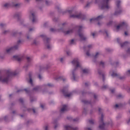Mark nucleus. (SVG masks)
I'll list each match as a JSON object with an SVG mask.
<instances>
[{
    "label": "nucleus",
    "mask_w": 130,
    "mask_h": 130,
    "mask_svg": "<svg viewBox=\"0 0 130 130\" xmlns=\"http://www.w3.org/2000/svg\"><path fill=\"white\" fill-rule=\"evenodd\" d=\"M92 4V2L88 3L85 6V8H89L90 7V5Z\"/></svg>",
    "instance_id": "nucleus-26"
},
{
    "label": "nucleus",
    "mask_w": 130,
    "mask_h": 130,
    "mask_svg": "<svg viewBox=\"0 0 130 130\" xmlns=\"http://www.w3.org/2000/svg\"><path fill=\"white\" fill-rule=\"evenodd\" d=\"M99 75H102L103 77V81H104V74H103L102 72H101L100 71H99Z\"/></svg>",
    "instance_id": "nucleus-24"
},
{
    "label": "nucleus",
    "mask_w": 130,
    "mask_h": 130,
    "mask_svg": "<svg viewBox=\"0 0 130 130\" xmlns=\"http://www.w3.org/2000/svg\"><path fill=\"white\" fill-rule=\"evenodd\" d=\"M21 4H15V3H13L12 5L9 4V3H6L4 5V8H10V7H15V8H18V7H20Z\"/></svg>",
    "instance_id": "nucleus-8"
},
{
    "label": "nucleus",
    "mask_w": 130,
    "mask_h": 130,
    "mask_svg": "<svg viewBox=\"0 0 130 130\" xmlns=\"http://www.w3.org/2000/svg\"><path fill=\"white\" fill-rule=\"evenodd\" d=\"M100 64L101 66H102V67H104V62L101 61Z\"/></svg>",
    "instance_id": "nucleus-32"
},
{
    "label": "nucleus",
    "mask_w": 130,
    "mask_h": 130,
    "mask_svg": "<svg viewBox=\"0 0 130 130\" xmlns=\"http://www.w3.org/2000/svg\"><path fill=\"white\" fill-rule=\"evenodd\" d=\"M24 91L26 92V93H28V89L26 88L24 89Z\"/></svg>",
    "instance_id": "nucleus-50"
},
{
    "label": "nucleus",
    "mask_w": 130,
    "mask_h": 130,
    "mask_svg": "<svg viewBox=\"0 0 130 130\" xmlns=\"http://www.w3.org/2000/svg\"><path fill=\"white\" fill-rule=\"evenodd\" d=\"M40 89V87L39 86H37L34 88V91H38V90H39Z\"/></svg>",
    "instance_id": "nucleus-25"
},
{
    "label": "nucleus",
    "mask_w": 130,
    "mask_h": 130,
    "mask_svg": "<svg viewBox=\"0 0 130 130\" xmlns=\"http://www.w3.org/2000/svg\"><path fill=\"white\" fill-rule=\"evenodd\" d=\"M26 59H27V62L28 63H30L31 61H32V59H31V58H30L29 57H27Z\"/></svg>",
    "instance_id": "nucleus-22"
},
{
    "label": "nucleus",
    "mask_w": 130,
    "mask_h": 130,
    "mask_svg": "<svg viewBox=\"0 0 130 130\" xmlns=\"http://www.w3.org/2000/svg\"><path fill=\"white\" fill-rule=\"evenodd\" d=\"M47 47L48 49H50V45H47Z\"/></svg>",
    "instance_id": "nucleus-48"
},
{
    "label": "nucleus",
    "mask_w": 130,
    "mask_h": 130,
    "mask_svg": "<svg viewBox=\"0 0 130 130\" xmlns=\"http://www.w3.org/2000/svg\"><path fill=\"white\" fill-rule=\"evenodd\" d=\"M45 130H48V126H46L45 127Z\"/></svg>",
    "instance_id": "nucleus-51"
},
{
    "label": "nucleus",
    "mask_w": 130,
    "mask_h": 130,
    "mask_svg": "<svg viewBox=\"0 0 130 130\" xmlns=\"http://www.w3.org/2000/svg\"><path fill=\"white\" fill-rule=\"evenodd\" d=\"M62 92L64 94L65 97H71L72 96V93H68V91L64 89L62 90Z\"/></svg>",
    "instance_id": "nucleus-13"
},
{
    "label": "nucleus",
    "mask_w": 130,
    "mask_h": 130,
    "mask_svg": "<svg viewBox=\"0 0 130 130\" xmlns=\"http://www.w3.org/2000/svg\"><path fill=\"white\" fill-rule=\"evenodd\" d=\"M121 47H124L125 46H127L128 45V42H125L123 44H120Z\"/></svg>",
    "instance_id": "nucleus-19"
},
{
    "label": "nucleus",
    "mask_w": 130,
    "mask_h": 130,
    "mask_svg": "<svg viewBox=\"0 0 130 130\" xmlns=\"http://www.w3.org/2000/svg\"><path fill=\"white\" fill-rule=\"evenodd\" d=\"M115 108H118V107H119V105L116 104L115 106H114Z\"/></svg>",
    "instance_id": "nucleus-44"
},
{
    "label": "nucleus",
    "mask_w": 130,
    "mask_h": 130,
    "mask_svg": "<svg viewBox=\"0 0 130 130\" xmlns=\"http://www.w3.org/2000/svg\"><path fill=\"white\" fill-rule=\"evenodd\" d=\"M112 77H118V74L113 72V73L111 74Z\"/></svg>",
    "instance_id": "nucleus-23"
},
{
    "label": "nucleus",
    "mask_w": 130,
    "mask_h": 130,
    "mask_svg": "<svg viewBox=\"0 0 130 130\" xmlns=\"http://www.w3.org/2000/svg\"><path fill=\"white\" fill-rule=\"evenodd\" d=\"M98 55H99V53L97 52L94 56V58H97Z\"/></svg>",
    "instance_id": "nucleus-29"
},
{
    "label": "nucleus",
    "mask_w": 130,
    "mask_h": 130,
    "mask_svg": "<svg viewBox=\"0 0 130 130\" xmlns=\"http://www.w3.org/2000/svg\"><path fill=\"white\" fill-rule=\"evenodd\" d=\"M87 48L88 49H90V48H92V45H89L87 47Z\"/></svg>",
    "instance_id": "nucleus-34"
},
{
    "label": "nucleus",
    "mask_w": 130,
    "mask_h": 130,
    "mask_svg": "<svg viewBox=\"0 0 130 130\" xmlns=\"http://www.w3.org/2000/svg\"><path fill=\"white\" fill-rule=\"evenodd\" d=\"M19 102H20V103H23V99H20Z\"/></svg>",
    "instance_id": "nucleus-42"
},
{
    "label": "nucleus",
    "mask_w": 130,
    "mask_h": 130,
    "mask_svg": "<svg viewBox=\"0 0 130 130\" xmlns=\"http://www.w3.org/2000/svg\"><path fill=\"white\" fill-rule=\"evenodd\" d=\"M64 128L65 130H78L79 128L77 127H72L71 126L66 125L64 126Z\"/></svg>",
    "instance_id": "nucleus-12"
},
{
    "label": "nucleus",
    "mask_w": 130,
    "mask_h": 130,
    "mask_svg": "<svg viewBox=\"0 0 130 130\" xmlns=\"http://www.w3.org/2000/svg\"><path fill=\"white\" fill-rule=\"evenodd\" d=\"M17 48H19V46L16 45L14 47L10 48L9 49L6 50V52L7 53H10V52H12V51H14V50H17Z\"/></svg>",
    "instance_id": "nucleus-10"
},
{
    "label": "nucleus",
    "mask_w": 130,
    "mask_h": 130,
    "mask_svg": "<svg viewBox=\"0 0 130 130\" xmlns=\"http://www.w3.org/2000/svg\"><path fill=\"white\" fill-rule=\"evenodd\" d=\"M101 110H102L101 108H99V112H101Z\"/></svg>",
    "instance_id": "nucleus-58"
},
{
    "label": "nucleus",
    "mask_w": 130,
    "mask_h": 130,
    "mask_svg": "<svg viewBox=\"0 0 130 130\" xmlns=\"http://www.w3.org/2000/svg\"><path fill=\"white\" fill-rule=\"evenodd\" d=\"M82 72H83V74H88V73H89V69H83L82 70Z\"/></svg>",
    "instance_id": "nucleus-21"
},
{
    "label": "nucleus",
    "mask_w": 130,
    "mask_h": 130,
    "mask_svg": "<svg viewBox=\"0 0 130 130\" xmlns=\"http://www.w3.org/2000/svg\"><path fill=\"white\" fill-rule=\"evenodd\" d=\"M32 111H33L34 113H35V110L34 109H32Z\"/></svg>",
    "instance_id": "nucleus-63"
},
{
    "label": "nucleus",
    "mask_w": 130,
    "mask_h": 130,
    "mask_svg": "<svg viewBox=\"0 0 130 130\" xmlns=\"http://www.w3.org/2000/svg\"><path fill=\"white\" fill-rule=\"evenodd\" d=\"M58 79H60L61 80H62L63 82L66 81V79L63 78V77H59Z\"/></svg>",
    "instance_id": "nucleus-36"
},
{
    "label": "nucleus",
    "mask_w": 130,
    "mask_h": 130,
    "mask_svg": "<svg viewBox=\"0 0 130 130\" xmlns=\"http://www.w3.org/2000/svg\"><path fill=\"white\" fill-rule=\"evenodd\" d=\"M109 2H110V0H103L102 5L100 6L101 10H108L110 8Z\"/></svg>",
    "instance_id": "nucleus-3"
},
{
    "label": "nucleus",
    "mask_w": 130,
    "mask_h": 130,
    "mask_svg": "<svg viewBox=\"0 0 130 130\" xmlns=\"http://www.w3.org/2000/svg\"><path fill=\"white\" fill-rule=\"evenodd\" d=\"M110 25H112V21H110V22L107 24V26H110Z\"/></svg>",
    "instance_id": "nucleus-33"
},
{
    "label": "nucleus",
    "mask_w": 130,
    "mask_h": 130,
    "mask_svg": "<svg viewBox=\"0 0 130 130\" xmlns=\"http://www.w3.org/2000/svg\"><path fill=\"white\" fill-rule=\"evenodd\" d=\"M71 18H74V19H82V20L85 19V15H82L81 13H75V14L71 15Z\"/></svg>",
    "instance_id": "nucleus-5"
},
{
    "label": "nucleus",
    "mask_w": 130,
    "mask_h": 130,
    "mask_svg": "<svg viewBox=\"0 0 130 130\" xmlns=\"http://www.w3.org/2000/svg\"><path fill=\"white\" fill-rule=\"evenodd\" d=\"M17 74V73L16 71L13 72L11 70H7V75L8 77L4 78L3 77H0V82H2V83H7L9 81V77L16 76Z\"/></svg>",
    "instance_id": "nucleus-1"
},
{
    "label": "nucleus",
    "mask_w": 130,
    "mask_h": 130,
    "mask_svg": "<svg viewBox=\"0 0 130 130\" xmlns=\"http://www.w3.org/2000/svg\"><path fill=\"white\" fill-rule=\"evenodd\" d=\"M47 86H48V87H52L53 85L50 84V83H48Z\"/></svg>",
    "instance_id": "nucleus-38"
},
{
    "label": "nucleus",
    "mask_w": 130,
    "mask_h": 130,
    "mask_svg": "<svg viewBox=\"0 0 130 130\" xmlns=\"http://www.w3.org/2000/svg\"><path fill=\"white\" fill-rule=\"evenodd\" d=\"M105 34L106 35V36H107V37H108V33L107 32V31H105Z\"/></svg>",
    "instance_id": "nucleus-54"
},
{
    "label": "nucleus",
    "mask_w": 130,
    "mask_h": 130,
    "mask_svg": "<svg viewBox=\"0 0 130 130\" xmlns=\"http://www.w3.org/2000/svg\"><path fill=\"white\" fill-rule=\"evenodd\" d=\"M114 91H115L114 89H112V90H111V93H114Z\"/></svg>",
    "instance_id": "nucleus-53"
},
{
    "label": "nucleus",
    "mask_w": 130,
    "mask_h": 130,
    "mask_svg": "<svg viewBox=\"0 0 130 130\" xmlns=\"http://www.w3.org/2000/svg\"><path fill=\"white\" fill-rule=\"evenodd\" d=\"M72 62L74 66H75V68L72 72L73 80L74 81H75L76 77L75 76V71L77 70V69H78V68L82 69V67H81V64H80V62L79 61V59L78 58L74 59Z\"/></svg>",
    "instance_id": "nucleus-2"
},
{
    "label": "nucleus",
    "mask_w": 130,
    "mask_h": 130,
    "mask_svg": "<svg viewBox=\"0 0 130 130\" xmlns=\"http://www.w3.org/2000/svg\"><path fill=\"white\" fill-rule=\"evenodd\" d=\"M108 87V86L107 85H104V86H103L102 89H107Z\"/></svg>",
    "instance_id": "nucleus-31"
},
{
    "label": "nucleus",
    "mask_w": 130,
    "mask_h": 130,
    "mask_svg": "<svg viewBox=\"0 0 130 130\" xmlns=\"http://www.w3.org/2000/svg\"><path fill=\"white\" fill-rule=\"evenodd\" d=\"M74 42L75 41L74 40H71L70 42L71 44H74Z\"/></svg>",
    "instance_id": "nucleus-41"
},
{
    "label": "nucleus",
    "mask_w": 130,
    "mask_h": 130,
    "mask_svg": "<svg viewBox=\"0 0 130 130\" xmlns=\"http://www.w3.org/2000/svg\"><path fill=\"white\" fill-rule=\"evenodd\" d=\"M38 78L40 80H41V79H42V76H41V75H39Z\"/></svg>",
    "instance_id": "nucleus-46"
},
{
    "label": "nucleus",
    "mask_w": 130,
    "mask_h": 130,
    "mask_svg": "<svg viewBox=\"0 0 130 130\" xmlns=\"http://www.w3.org/2000/svg\"><path fill=\"white\" fill-rule=\"evenodd\" d=\"M119 41H120V39L119 38L117 39V42L118 43H119Z\"/></svg>",
    "instance_id": "nucleus-49"
},
{
    "label": "nucleus",
    "mask_w": 130,
    "mask_h": 130,
    "mask_svg": "<svg viewBox=\"0 0 130 130\" xmlns=\"http://www.w3.org/2000/svg\"><path fill=\"white\" fill-rule=\"evenodd\" d=\"M73 32H74V30L71 29V30H68L67 31H63V33L65 35H68V34H71V33H73Z\"/></svg>",
    "instance_id": "nucleus-18"
},
{
    "label": "nucleus",
    "mask_w": 130,
    "mask_h": 130,
    "mask_svg": "<svg viewBox=\"0 0 130 130\" xmlns=\"http://www.w3.org/2000/svg\"><path fill=\"white\" fill-rule=\"evenodd\" d=\"M13 58H14L18 61H21V60H22V59L24 58V57H20L19 56L15 55L13 56Z\"/></svg>",
    "instance_id": "nucleus-16"
},
{
    "label": "nucleus",
    "mask_w": 130,
    "mask_h": 130,
    "mask_svg": "<svg viewBox=\"0 0 130 130\" xmlns=\"http://www.w3.org/2000/svg\"><path fill=\"white\" fill-rule=\"evenodd\" d=\"M126 26H127V23H126V22H123L116 27V30H119L120 28H122L123 27H126Z\"/></svg>",
    "instance_id": "nucleus-11"
},
{
    "label": "nucleus",
    "mask_w": 130,
    "mask_h": 130,
    "mask_svg": "<svg viewBox=\"0 0 130 130\" xmlns=\"http://www.w3.org/2000/svg\"><path fill=\"white\" fill-rule=\"evenodd\" d=\"M50 31L51 32H54V31H55V29H54V28H50Z\"/></svg>",
    "instance_id": "nucleus-45"
},
{
    "label": "nucleus",
    "mask_w": 130,
    "mask_h": 130,
    "mask_svg": "<svg viewBox=\"0 0 130 130\" xmlns=\"http://www.w3.org/2000/svg\"><path fill=\"white\" fill-rule=\"evenodd\" d=\"M41 37H42V38H43L44 41H46V42L47 43H48V42H49V41H50V39L48 38L46 36L44 35H41Z\"/></svg>",
    "instance_id": "nucleus-15"
},
{
    "label": "nucleus",
    "mask_w": 130,
    "mask_h": 130,
    "mask_svg": "<svg viewBox=\"0 0 130 130\" xmlns=\"http://www.w3.org/2000/svg\"><path fill=\"white\" fill-rule=\"evenodd\" d=\"M8 32H9V31L5 30V31L4 32V34H7V33H8Z\"/></svg>",
    "instance_id": "nucleus-52"
},
{
    "label": "nucleus",
    "mask_w": 130,
    "mask_h": 130,
    "mask_svg": "<svg viewBox=\"0 0 130 130\" xmlns=\"http://www.w3.org/2000/svg\"><path fill=\"white\" fill-rule=\"evenodd\" d=\"M46 5H48V1H46Z\"/></svg>",
    "instance_id": "nucleus-59"
},
{
    "label": "nucleus",
    "mask_w": 130,
    "mask_h": 130,
    "mask_svg": "<svg viewBox=\"0 0 130 130\" xmlns=\"http://www.w3.org/2000/svg\"><path fill=\"white\" fill-rule=\"evenodd\" d=\"M127 73H129V75H130V70H128L127 72Z\"/></svg>",
    "instance_id": "nucleus-64"
},
{
    "label": "nucleus",
    "mask_w": 130,
    "mask_h": 130,
    "mask_svg": "<svg viewBox=\"0 0 130 130\" xmlns=\"http://www.w3.org/2000/svg\"><path fill=\"white\" fill-rule=\"evenodd\" d=\"M103 19V15L99 16L97 18H93L90 19V23L92 22L98 21H100V20H102Z\"/></svg>",
    "instance_id": "nucleus-9"
},
{
    "label": "nucleus",
    "mask_w": 130,
    "mask_h": 130,
    "mask_svg": "<svg viewBox=\"0 0 130 130\" xmlns=\"http://www.w3.org/2000/svg\"><path fill=\"white\" fill-rule=\"evenodd\" d=\"M32 30H34L33 28H30V29H29V31H32Z\"/></svg>",
    "instance_id": "nucleus-62"
},
{
    "label": "nucleus",
    "mask_w": 130,
    "mask_h": 130,
    "mask_svg": "<svg viewBox=\"0 0 130 130\" xmlns=\"http://www.w3.org/2000/svg\"><path fill=\"white\" fill-rule=\"evenodd\" d=\"M103 117H104V116H103V114H102V116L100 118L101 124L99 126V128L100 129H103V128H104V127L105 126V123H104V122H103Z\"/></svg>",
    "instance_id": "nucleus-7"
},
{
    "label": "nucleus",
    "mask_w": 130,
    "mask_h": 130,
    "mask_svg": "<svg viewBox=\"0 0 130 130\" xmlns=\"http://www.w3.org/2000/svg\"><path fill=\"white\" fill-rule=\"evenodd\" d=\"M124 34H125V36H127V32L125 31Z\"/></svg>",
    "instance_id": "nucleus-55"
},
{
    "label": "nucleus",
    "mask_w": 130,
    "mask_h": 130,
    "mask_svg": "<svg viewBox=\"0 0 130 130\" xmlns=\"http://www.w3.org/2000/svg\"><path fill=\"white\" fill-rule=\"evenodd\" d=\"M30 18H32V23H35L36 22H37V18H36V16H35V13H32L31 16L30 17Z\"/></svg>",
    "instance_id": "nucleus-14"
},
{
    "label": "nucleus",
    "mask_w": 130,
    "mask_h": 130,
    "mask_svg": "<svg viewBox=\"0 0 130 130\" xmlns=\"http://www.w3.org/2000/svg\"><path fill=\"white\" fill-rule=\"evenodd\" d=\"M89 85H90V84L89 83V82H86L85 83V87H87V86H89Z\"/></svg>",
    "instance_id": "nucleus-35"
},
{
    "label": "nucleus",
    "mask_w": 130,
    "mask_h": 130,
    "mask_svg": "<svg viewBox=\"0 0 130 130\" xmlns=\"http://www.w3.org/2000/svg\"><path fill=\"white\" fill-rule=\"evenodd\" d=\"M68 110V106L64 105H63L62 108L61 109V112H64V111H67Z\"/></svg>",
    "instance_id": "nucleus-17"
},
{
    "label": "nucleus",
    "mask_w": 130,
    "mask_h": 130,
    "mask_svg": "<svg viewBox=\"0 0 130 130\" xmlns=\"http://www.w3.org/2000/svg\"><path fill=\"white\" fill-rule=\"evenodd\" d=\"M40 106H41V108H42V109H44V105L41 104Z\"/></svg>",
    "instance_id": "nucleus-43"
},
{
    "label": "nucleus",
    "mask_w": 130,
    "mask_h": 130,
    "mask_svg": "<svg viewBox=\"0 0 130 130\" xmlns=\"http://www.w3.org/2000/svg\"><path fill=\"white\" fill-rule=\"evenodd\" d=\"M56 127H57V124H56L54 126V128H56Z\"/></svg>",
    "instance_id": "nucleus-61"
},
{
    "label": "nucleus",
    "mask_w": 130,
    "mask_h": 130,
    "mask_svg": "<svg viewBox=\"0 0 130 130\" xmlns=\"http://www.w3.org/2000/svg\"><path fill=\"white\" fill-rule=\"evenodd\" d=\"M89 122L90 124H94V120H89Z\"/></svg>",
    "instance_id": "nucleus-27"
},
{
    "label": "nucleus",
    "mask_w": 130,
    "mask_h": 130,
    "mask_svg": "<svg viewBox=\"0 0 130 130\" xmlns=\"http://www.w3.org/2000/svg\"><path fill=\"white\" fill-rule=\"evenodd\" d=\"M86 55H87V56H90V53L88 51L86 52Z\"/></svg>",
    "instance_id": "nucleus-47"
},
{
    "label": "nucleus",
    "mask_w": 130,
    "mask_h": 130,
    "mask_svg": "<svg viewBox=\"0 0 130 130\" xmlns=\"http://www.w3.org/2000/svg\"><path fill=\"white\" fill-rule=\"evenodd\" d=\"M67 12L70 14H72V13H73V10H68Z\"/></svg>",
    "instance_id": "nucleus-40"
},
{
    "label": "nucleus",
    "mask_w": 130,
    "mask_h": 130,
    "mask_svg": "<svg viewBox=\"0 0 130 130\" xmlns=\"http://www.w3.org/2000/svg\"><path fill=\"white\" fill-rule=\"evenodd\" d=\"M4 26H6V24H4V23H1V24H0V26H1V27H4Z\"/></svg>",
    "instance_id": "nucleus-37"
},
{
    "label": "nucleus",
    "mask_w": 130,
    "mask_h": 130,
    "mask_svg": "<svg viewBox=\"0 0 130 130\" xmlns=\"http://www.w3.org/2000/svg\"><path fill=\"white\" fill-rule=\"evenodd\" d=\"M20 43H21V41L19 40L17 42V44H20Z\"/></svg>",
    "instance_id": "nucleus-56"
},
{
    "label": "nucleus",
    "mask_w": 130,
    "mask_h": 130,
    "mask_svg": "<svg viewBox=\"0 0 130 130\" xmlns=\"http://www.w3.org/2000/svg\"><path fill=\"white\" fill-rule=\"evenodd\" d=\"M29 81H28V83L31 85V86H33V81L32 80V78H31V75H29Z\"/></svg>",
    "instance_id": "nucleus-20"
},
{
    "label": "nucleus",
    "mask_w": 130,
    "mask_h": 130,
    "mask_svg": "<svg viewBox=\"0 0 130 130\" xmlns=\"http://www.w3.org/2000/svg\"><path fill=\"white\" fill-rule=\"evenodd\" d=\"M75 29H78V33L79 35V37L81 40H86V37H84L83 34L81 33V31H82V29H83V26H76L75 27Z\"/></svg>",
    "instance_id": "nucleus-6"
},
{
    "label": "nucleus",
    "mask_w": 130,
    "mask_h": 130,
    "mask_svg": "<svg viewBox=\"0 0 130 130\" xmlns=\"http://www.w3.org/2000/svg\"><path fill=\"white\" fill-rule=\"evenodd\" d=\"M87 130H92V129H91V128H86Z\"/></svg>",
    "instance_id": "nucleus-60"
},
{
    "label": "nucleus",
    "mask_w": 130,
    "mask_h": 130,
    "mask_svg": "<svg viewBox=\"0 0 130 130\" xmlns=\"http://www.w3.org/2000/svg\"><path fill=\"white\" fill-rule=\"evenodd\" d=\"M96 34H97V33H96V32H93V33L91 34L93 38L95 37V36H96Z\"/></svg>",
    "instance_id": "nucleus-30"
},
{
    "label": "nucleus",
    "mask_w": 130,
    "mask_h": 130,
    "mask_svg": "<svg viewBox=\"0 0 130 130\" xmlns=\"http://www.w3.org/2000/svg\"><path fill=\"white\" fill-rule=\"evenodd\" d=\"M63 59L62 58H60V60L61 62H62Z\"/></svg>",
    "instance_id": "nucleus-57"
},
{
    "label": "nucleus",
    "mask_w": 130,
    "mask_h": 130,
    "mask_svg": "<svg viewBox=\"0 0 130 130\" xmlns=\"http://www.w3.org/2000/svg\"><path fill=\"white\" fill-rule=\"evenodd\" d=\"M83 103L84 104H89V102L87 101H82Z\"/></svg>",
    "instance_id": "nucleus-28"
},
{
    "label": "nucleus",
    "mask_w": 130,
    "mask_h": 130,
    "mask_svg": "<svg viewBox=\"0 0 130 130\" xmlns=\"http://www.w3.org/2000/svg\"><path fill=\"white\" fill-rule=\"evenodd\" d=\"M116 4L117 9L114 13V15L115 16H117V15H119V14L121 13V8H120V1H117Z\"/></svg>",
    "instance_id": "nucleus-4"
},
{
    "label": "nucleus",
    "mask_w": 130,
    "mask_h": 130,
    "mask_svg": "<svg viewBox=\"0 0 130 130\" xmlns=\"http://www.w3.org/2000/svg\"><path fill=\"white\" fill-rule=\"evenodd\" d=\"M67 55H71V51H68L67 52Z\"/></svg>",
    "instance_id": "nucleus-39"
}]
</instances>
